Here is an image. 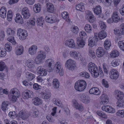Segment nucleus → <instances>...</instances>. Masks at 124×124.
Wrapping results in <instances>:
<instances>
[{
  "label": "nucleus",
  "mask_w": 124,
  "mask_h": 124,
  "mask_svg": "<svg viewBox=\"0 0 124 124\" xmlns=\"http://www.w3.org/2000/svg\"><path fill=\"white\" fill-rule=\"evenodd\" d=\"M117 106L119 107H123L124 106V102L122 100H118L117 103Z\"/></svg>",
  "instance_id": "nucleus-59"
},
{
  "label": "nucleus",
  "mask_w": 124,
  "mask_h": 124,
  "mask_svg": "<svg viewBox=\"0 0 124 124\" xmlns=\"http://www.w3.org/2000/svg\"><path fill=\"white\" fill-rule=\"evenodd\" d=\"M92 10L94 13L97 15H100L102 12L101 7L99 5L96 6L95 8H93Z\"/></svg>",
  "instance_id": "nucleus-19"
},
{
  "label": "nucleus",
  "mask_w": 124,
  "mask_h": 124,
  "mask_svg": "<svg viewBox=\"0 0 124 124\" xmlns=\"http://www.w3.org/2000/svg\"><path fill=\"white\" fill-rule=\"evenodd\" d=\"M115 94L118 100H122L124 97L123 93L122 92L116 90L115 91Z\"/></svg>",
  "instance_id": "nucleus-30"
},
{
  "label": "nucleus",
  "mask_w": 124,
  "mask_h": 124,
  "mask_svg": "<svg viewBox=\"0 0 124 124\" xmlns=\"http://www.w3.org/2000/svg\"><path fill=\"white\" fill-rule=\"evenodd\" d=\"M16 16L15 19V21L17 23H19L22 24L24 23L23 20L21 15L19 14H17Z\"/></svg>",
  "instance_id": "nucleus-26"
},
{
  "label": "nucleus",
  "mask_w": 124,
  "mask_h": 124,
  "mask_svg": "<svg viewBox=\"0 0 124 124\" xmlns=\"http://www.w3.org/2000/svg\"><path fill=\"white\" fill-rule=\"evenodd\" d=\"M76 9L81 11H83L85 10V4L83 3L77 4L76 6Z\"/></svg>",
  "instance_id": "nucleus-25"
},
{
  "label": "nucleus",
  "mask_w": 124,
  "mask_h": 124,
  "mask_svg": "<svg viewBox=\"0 0 124 124\" xmlns=\"http://www.w3.org/2000/svg\"><path fill=\"white\" fill-rule=\"evenodd\" d=\"M6 51L9 52L11 51L12 49V47L11 44L9 42L6 43L5 45Z\"/></svg>",
  "instance_id": "nucleus-50"
},
{
  "label": "nucleus",
  "mask_w": 124,
  "mask_h": 124,
  "mask_svg": "<svg viewBox=\"0 0 124 124\" xmlns=\"http://www.w3.org/2000/svg\"><path fill=\"white\" fill-rule=\"evenodd\" d=\"M96 53L97 56L99 58L103 56L105 53L104 49L101 47L97 49Z\"/></svg>",
  "instance_id": "nucleus-15"
},
{
  "label": "nucleus",
  "mask_w": 124,
  "mask_h": 124,
  "mask_svg": "<svg viewBox=\"0 0 124 124\" xmlns=\"http://www.w3.org/2000/svg\"><path fill=\"white\" fill-rule=\"evenodd\" d=\"M102 66L104 72L105 73L108 74V72L111 70L110 66L105 63H103Z\"/></svg>",
  "instance_id": "nucleus-33"
},
{
  "label": "nucleus",
  "mask_w": 124,
  "mask_h": 124,
  "mask_svg": "<svg viewBox=\"0 0 124 124\" xmlns=\"http://www.w3.org/2000/svg\"><path fill=\"white\" fill-rule=\"evenodd\" d=\"M62 16L63 18L65 19L66 21L68 22H70V19H69V14L67 12H62Z\"/></svg>",
  "instance_id": "nucleus-36"
},
{
  "label": "nucleus",
  "mask_w": 124,
  "mask_h": 124,
  "mask_svg": "<svg viewBox=\"0 0 124 124\" xmlns=\"http://www.w3.org/2000/svg\"><path fill=\"white\" fill-rule=\"evenodd\" d=\"M40 94L42 98L45 99H49L51 95V93L48 89H46L44 92H41Z\"/></svg>",
  "instance_id": "nucleus-12"
},
{
  "label": "nucleus",
  "mask_w": 124,
  "mask_h": 124,
  "mask_svg": "<svg viewBox=\"0 0 124 124\" xmlns=\"http://www.w3.org/2000/svg\"><path fill=\"white\" fill-rule=\"evenodd\" d=\"M116 115L117 116L120 117H124V109L119 110L116 113Z\"/></svg>",
  "instance_id": "nucleus-44"
},
{
  "label": "nucleus",
  "mask_w": 124,
  "mask_h": 124,
  "mask_svg": "<svg viewBox=\"0 0 124 124\" xmlns=\"http://www.w3.org/2000/svg\"><path fill=\"white\" fill-rule=\"evenodd\" d=\"M104 45L106 49H108L111 45V43L109 40L107 39L104 41Z\"/></svg>",
  "instance_id": "nucleus-40"
},
{
  "label": "nucleus",
  "mask_w": 124,
  "mask_h": 124,
  "mask_svg": "<svg viewBox=\"0 0 124 124\" xmlns=\"http://www.w3.org/2000/svg\"><path fill=\"white\" fill-rule=\"evenodd\" d=\"M72 103L74 107L80 111H82L84 110L83 105L81 104H79L76 100H73L72 101Z\"/></svg>",
  "instance_id": "nucleus-11"
},
{
  "label": "nucleus",
  "mask_w": 124,
  "mask_h": 124,
  "mask_svg": "<svg viewBox=\"0 0 124 124\" xmlns=\"http://www.w3.org/2000/svg\"><path fill=\"white\" fill-rule=\"evenodd\" d=\"M76 63L73 60L69 59L67 60L65 64V67L70 70H74L76 66Z\"/></svg>",
  "instance_id": "nucleus-7"
},
{
  "label": "nucleus",
  "mask_w": 124,
  "mask_h": 124,
  "mask_svg": "<svg viewBox=\"0 0 124 124\" xmlns=\"http://www.w3.org/2000/svg\"><path fill=\"white\" fill-rule=\"evenodd\" d=\"M118 45L121 50L124 51V40L119 41Z\"/></svg>",
  "instance_id": "nucleus-51"
},
{
  "label": "nucleus",
  "mask_w": 124,
  "mask_h": 124,
  "mask_svg": "<svg viewBox=\"0 0 124 124\" xmlns=\"http://www.w3.org/2000/svg\"><path fill=\"white\" fill-rule=\"evenodd\" d=\"M71 29L72 32L75 33H77L78 32V28L77 26H73L71 27Z\"/></svg>",
  "instance_id": "nucleus-55"
},
{
  "label": "nucleus",
  "mask_w": 124,
  "mask_h": 124,
  "mask_svg": "<svg viewBox=\"0 0 124 124\" xmlns=\"http://www.w3.org/2000/svg\"><path fill=\"white\" fill-rule=\"evenodd\" d=\"M27 66L29 68H32L34 66V61L30 59H28L26 61Z\"/></svg>",
  "instance_id": "nucleus-37"
},
{
  "label": "nucleus",
  "mask_w": 124,
  "mask_h": 124,
  "mask_svg": "<svg viewBox=\"0 0 124 124\" xmlns=\"http://www.w3.org/2000/svg\"><path fill=\"white\" fill-rule=\"evenodd\" d=\"M37 71L40 76H45L47 74V72L46 70L43 68L42 66H39L37 67Z\"/></svg>",
  "instance_id": "nucleus-13"
},
{
  "label": "nucleus",
  "mask_w": 124,
  "mask_h": 124,
  "mask_svg": "<svg viewBox=\"0 0 124 124\" xmlns=\"http://www.w3.org/2000/svg\"><path fill=\"white\" fill-rule=\"evenodd\" d=\"M101 2L104 6L108 7L111 6L112 2L111 0H102Z\"/></svg>",
  "instance_id": "nucleus-38"
},
{
  "label": "nucleus",
  "mask_w": 124,
  "mask_h": 124,
  "mask_svg": "<svg viewBox=\"0 0 124 124\" xmlns=\"http://www.w3.org/2000/svg\"><path fill=\"white\" fill-rule=\"evenodd\" d=\"M34 89L36 90H38L41 89V86L38 84L37 83H35L33 85Z\"/></svg>",
  "instance_id": "nucleus-61"
},
{
  "label": "nucleus",
  "mask_w": 124,
  "mask_h": 124,
  "mask_svg": "<svg viewBox=\"0 0 124 124\" xmlns=\"http://www.w3.org/2000/svg\"><path fill=\"white\" fill-rule=\"evenodd\" d=\"M37 49V47L36 45H33L31 46L29 48V54L31 55H33L35 54L36 53Z\"/></svg>",
  "instance_id": "nucleus-24"
},
{
  "label": "nucleus",
  "mask_w": 124,
  "mask_h": 124,
  "mask_svg": "<svg viewBox=\"0 0 124 124\" xmlns=\"http://www.w3.org/2000/svg\"><path fill=\"white\" fill-rule=\"evenodd\" d=\"M102 83L103 85L106 87L107 88L109 86L107 81L104 79H102Z\"/></svg>",
  "instance_id": "nucleus-63"
},
{
  "label": "nucleus",
  "mask_w": 124,
  "mask_h": 124,
  "mask_svg": "<svg viewBox=\"0 0 124 124\" xmlns=\"http://www.w3.org/2000/svg\"><path fill=\"white\" fill-rule=\"evenodd\" d=\"M53 87L55 88H57L59 86V82L57 79H55L53 80Z\"/></svg>",
  "instance_id": "nucleus-42"
},
{
  "label": "nucleus",
  "mask_w": 124,
  "mask_h": 124,
  "mask_svg": "<svg viewBox=\"0 0 124 124\" xmlns=\"http://www.w3.org/2000/svg\"><path fill=\"white\" fill-rule=\"evenodd\" d=\"M7 39L8 41L12 43L13 45H15L16 43V42L15 40L14 37H9L7 38Z\"/></svg>",
  "instance_id": "nucleus-58"
},
{
  "label": "nucleus",
  "mask_w": 124,
  "mask_h": 124,
  "mask_svg": "<svg viewBox=\"0 0 124 124\" xmlns=\"http://www.w3.org/2000/svg\"><path fill=\"white\" fill-rule=\"evenodd\" d=\"M81 101L85 103H87L89 102L90 100L89 97L85 96L84 94H83L81 97Z\"/></svg>",
  "instance_id": "nucleus-28"
},
{
  "label": "nucleus",
  "mask_w": 124,
  "mask_h": 124,
  "mask_svg": "<svg viewBox=\"0 0 124 124\" xmlns=\"http://www.w3.org/2000/svg\"><path fill=\"white\" fill-rule=\"evenodd\" d=\"M16 54L17 55L22 54L23 52V47L21 45H18L15 48Z\"/></svg>",
  "instance_id": "nucleus-20"
},
{
  "label": "nucleus",
  "mask_w": 124,
  "mask_h": 124,
  "mask_svg": "<svg viewBox=\"0 0 124 124\" xmlns=\"http://www.w3.org/2000/svg\"><path fill=\"white\" fill-rule=\"evenodd\" d=\"M33 93L30 90H26L23 92V97L25 99L32 98L33 96Z\"/></svg>",
  "instance_id": "nucleus-10"
},
{
  "label": "nucleus",
  "mask_w": 124,
  "mask_h": 124,
  "mask_svg": "<svg viewBox=\"0 0 124 124\" xmlns=\"http://www.w3.org/2000/svg\"><path fill=\"white\" fill-rule=\"evenodd\" d=\"M101 101L100 103L101 104H103L107 103L108 102V96L105 93L102 94L100 97Z\"/></svg>",
  "instance_id": "nucleus-23"
},
{
  "label": "nucleus",
  "mask_w": 124,
  "mask_h": 124,
  "mask_svg": "<svg viewBox=\"0 0 124 124\" xmlns=\"http://www.w3.org/2000/svg\"><path fill=\"white\" fill-rule=\"evenodd\" d=\"M7 33L8 35L13 36L15 34V32L14 29L8 28L7 29Z\"/></svg>",
  "instance_id": "nucleus-45"
},
{
  "label": "nucleus",
  "mask_w": 124,
  "mask_h": 124,
  "mask_svg": "<svg viewBox=\"0 0 124 124\" xmlns=\"http://www.w3.org/2000/svg\"><path fill=\"white\" fill-rule=\"evenodd\" d=\"M110 78L113 79H116L118 77L119 74L118 72L115 69H113L110 71Z\"/></svg>",
  "instance_id": "nucleus-18"
},
{
  "label": "nucleus",
  "mask_w": 124,
  "mask_h": 124,
  "mask_svg": "<svg viewBox=\"0 0 124 124\" xmlns=\"http://www.w3.org/2000/svg\"><path fill=\"white\" fill-rule=\"evenodd\" d=\"M88 68L94 77H97L99 75V69L98 67L94 63L91 62L88 66Z\"/></svg>",
  "instance_id": "nucleus-2"
},
{
  "label": "nucleus",
  "mask_w": 124,
  "mask_h": 124,
  "mask_svg": "<svg viewBox=\"0 0 124 124\" xmlns=\"http://www.w3.org/2000/svg\"><path fill=\"white\" fill-rule=\"evenodd\" d=\"M86 86V84L85 81L83 80H79L75 84V89L76 90L79 91L84 90Z\"/></svg>",
  "instance_id": "nucleus-3"
},
{
  "label": "nucleus",
  "mask_w": 124,
  "mask_h": 124,
  "mask_svg": "<svg viewBox=\"0 0 124 124\" xmlns=\"http://www.w3.org/2000/svg\"><path fill=\"white\" fill-rule=\"evenodd\" d=\"M110 55L112 57L115 58L119 55V54L117 51L114 50L112 51Z\"/></svg>",
  "instance_id": "nucleus-56"
},
{
  "label": "nucleus",
  "mask_w": 124,
  "mask_h": 124,
  "mask_svg": "<svg viewBox=\"0 0 124 124\" xmlns=\"http://www.w3.org/2000/svg\"><path fill=\"white\" fill-rule=\"evenodd\" d=\"M41 6L39 3L35 4L33 7V10L36 13L39 12L40 11Z\"/></svg>",
  "instance_id": "nucleus-39"
},
{
  "label": "nucleus",
  "mask_w": 124,
  "mask_h": 124,
  "mask_svg": "<svg viewBox=\"0 0 124 124\" xmlns=\"http://www.w3.org/2000/svg\"><path fill=\"white\" fill-rule=\"evenodd\" d=\"M36 22L38 25L41 26L44 22V19L42 17H39L37 19Z\"/></svg>",
  "instance_id": "nucleus-43"
},
{
  "label": "nucleus",
  "mask_w": 124,
  "mask_h": 124,
  "mask_svg": "<svg viewBox=\"0 0 124 124\" xmlns=\"http://www.w3.org/2000/svg\"><path fill=\"white\" fill-rule=\"evenodd\" d=\"M6 67L4 62L1 61L0 62V71H2Z\"/></svg>",
  "instance_id": "nucleus-60"
},
{
  "label": "nucleus",
  "mask_w": 124,
  "mask_h": 124,
  "mask_svg": "<svg viewBox=\"0 0 124 124\" xmlns=\"http://www.w3.org/2000/svg\"><path fill=\"white\" fill-rule=\"evenodd\" d=\"M45 20L46 22L50 23H53L57 22L59 20H58L56 16H52L51 17L46 16L45 18Z\"/></svg>",
  "instance_id": "nucleus-14"
},
{
  "label": "nucleus",
  "mask_w": 124,
  "mask_h": 124,
  "mask_svg": "<svg viewBox=\"0 0 124 124\" xmlns=\"http://www.w3.org/2000/svg\"><path fill=\"white\" fill-rule=\"evenodd\" d=\"M114 33L115 34L117 35H120L122 34V32L121 30L117 28H115L114 30Z\"/></svg>",
  "instance_id": "nucleus-62"
},
{
  "label": "nucleus",
  "mask_w": 124,
  "mask_h": 124,
  "mask_svg": "<svg viewBox=\"0 0 124 124\" xmlns=\"http://www.w3.org/2000/svg\"><path fill=\"white\" fill-rule=\"evenodd\" d=\"M65 45L69 47L73 48L75 47V44L73 39H69L66 41Z\"/></svg>",
  "instance_id": "nucleus-16"
},
{
  "label": "nucleus",
  "mask_w": 124,
  "mask_h": 124,
  "mask_svg": "<svg viewBox=\"0 0 124 124\" xmlns=\"http://www.w3.org/2000/svg\"><path fill=\"white\" fill-rule=\"evenodd\" d=\"M98 37L100 39H102L106 37L107 35L106 32L104 30H102L98 34Z\"/></svg>",
  "instance_id": "nucleus-35"
},
{
  "label": "nucleus",
  "mask_w": 124,
  "mask_h": 124,
  "mask_svg": "<svg viewBox=\"0 0 124 124\" xmlns=\"http://www.w3.org/2000/svg\"><path fill=\"white\" fill-rule=\"evenodd\" d=\"M120 63V62L118 60H116L113 61L111 63V65L113 66L116 67L118 66Z\"/></svg>",
  "instance_id": "nucleus-53"
},
{
  "label": "nucleus",
  "mask_w": 124,
  "mask_h": 124,
  "mask_svg": "<svg viewBox=\"0 0 124 124\" xmlns=\"http://www.w3.org/2000/svg\"><path fill=\"white\" fill-rule=\"evenodd\" d=\"M39 114V112L38 110L35 108H33V112L32 113L33 116L34 118L38 116Z\"/></svg>",
  "instance_id": "nucleus-48"
},
{
  "label": "nucleus",
  "mask_w": 124,
  "mask_h": 124,
  "mask_svg": "<svg viewBox=\"0 0 124 124\" xmlns=\"http://www.w3.org/2000/svg\"><path fill=\"white\" fill-rule=\"evenodd\" d=\"M25 76L26 78L29 81L32 80L35 78V77L34 74L29 72H26Z\"/></svg>",
  "instance_id": "nucleus-32"
},
{
  "label": "nucleus",
  "mask_w": 124,
  "mask_h": 124,
  "mask_svg": "<svg viewBox=\"0 0 124 124\" xmlns=\"http://www.w3.org/2000/svg\"><path fill=\"white\" fill-rule=\"evenodd\" d=\"M21 14L24 19H28L31 16V14L28 8L26 7L22 8L21 11Z\"/></svg>",
  "instance_id": "nucleus-8"
},
{
  "label": "nucleus",
  "mask_w": 124,
  "mask_h": 124,
  "mask_svg": "<svg viewBox=\"0 0 124 124\" xmlns=\"http://www.w3.org/2000/svg\"><path fill=\"white\" fill-rule=\"evenodd\" d=\"M54 103L60 107H62V103L60 100L58 98H54L53 100Z\"/></svg>",
  "instance_id": "nucleus-41"
},
{
  "label": "nucleus",
  "mask_w": 124,
  "mask_h": 124,
  "mask_svg": "<svg viewBox=\"0 0 124 124\" xmlns=\"http://www.w3.org/2000/svg\"><path fill=\"white\" fill-rule=\"evenodd\" d=\"M90 94L96 95H99L101 93V92L99 89L96 87H93L89 91Z\"/></svg>",
  "instance_id": "nucleus-17"
},
{
  "label": "nucleus",
  "mask_w": 124,
  "mask_h": 124,
  "mask_svg": "<svg viewBox=\"0 0 124 124\" xmlns=\"http://www.w3.org/2000/svg\"><path fill=\"white\" fill-rule=\"evenodd\" d=\"M10 92L12 96V101L13 102H16L17 100V98L20 96L19 92L16 88H14L10 90Z\"/></svg>",
  "instance_id": "nucleus-5"
},
{
  "label": "nucleus",
  "mask_w": 124,
  "mask_h": 124,
  "mask_svg": "<svg viewBox=\"0 0 124 124\" xmlns=\"http://www.w3.org/2000/svg\"><path fill=\"white\" fill-rule=\"evenodd\" d=\"M12 11L11 10H9L7 13V19L9 21H11L12 20Z\"/></svg>",
  "instance_id": "nucleus-54"
},
{
  "label": "nucleus",
  "mask_w": 124,
  "mask_h": 124,
  "mask_svg": "<svg viewBox=\"0 0 124 124\" xmlns=\"http://www.w3.org/2000/svg\"><path fill=\"white\" fill-rule=\"evenodd\" d=\"M19 116L23 120L27 119L28 116L26 113L24 111H20L19 113Z\"/></svg>",
  "instance_id": "nucleus-22"
},
{
  "label": "nucleus",
  "mask_w": 124,
  "mask_h": 124,
  "mask_svg": "<svg viewBox=\"0 0 124 124\" xmlns=\"http://www.w3.org/2000/svg\"><path fill=\"white\" fill-rule=\"evenodd\" d=\"M45 62L49 67V71H52L54 69L56 73H58L59 71H60V76H62L63 75L62 70V69L61 70V63L59 62H57L55 64L54 60L50 59L46 60Z\"/></svg>",
  "instance_id": "nucleus-1"
},
{
  "label": "nucleus",
  "mask_w": 124,
  "mask_h": 124,
  "mask_svg": "<svg viewBox=\"0 0 124 124\" xmlns=\"http://www.w3.org/2000/svg\"><path fill=\"white\" fill-rule=\"evenodd\" d=\"M70 56L75 59L77 60H82V57L79 52H77L75 50H73L70 52Z\"/></svg>",
  "instance_id": "nucleus-9"
},
{
  "label": "nucleus",
  "mask_w": 124,
  "mask_h": 124,
  "mask_svg": "<svg viewBox=\"0 0 124 124\" xmlns=\"http://www.w3.org/2000/svg\"><path fill=\"white\" fill-rule=\"evenodd\" d=\"M38 53V54L35 60V63L37 64L42 63L43 60L45 58L46 56V53L43 51H40Z\"/></svg>",
  "instance_id": "nucleus-4"
},
{
  "label": "nucleus",
  "mask_w": 124,
  "mask_h": 124,
  "mask_svg": "<svg viewBox=\"0 0 124 124\" xmlns=\"http://www.w3.org/2000/svg\"><path fill=\"white\" fill-rule=\"evenodd\" d=\"M17 34L19 37V39L22 40L25 39L28 35V33L26 31L20 28L18 29Z\"/></svg>",
  "instance_id": "nucleus-6"
},
{
  "label": "nucleus",
  "mask_w": 124,
  "mask_h": 124,
  "mask_svg": "<svg viewBox=\"0 0 124 124\" xmlns=\"http://www.w3.org/2000/svg\"><path fill=\"white\" fill-rule=\"evenodd\" d=\"M88 54L93 58H95L96 57L95 52L91 48H90L89 49Z\"/></svg>",
  "instance_id": "nucleus-46"
},
{
  "label": "nucleus",
  "mask_w": 124,
  "mask_h": 124,
  "mask_svg": "<svg viewBox=\"0 0 124 124\" xmlns=\"http://www.w3.org/2000/svg\"><path fill=\"white\" fill-rule=\"evenodd\" d=\"M77 44L79 47H83L85 44V42L83 39L80 37H78L77 39Z\"/></svg>",
  "instance_id": "nucleus-21"
},
{
  "label": "nucleus",
  "mask_w": 124,
  "mask_h": 124,
  "mask_svg": "<svg viewBox=\"0 0 124 124\" xmlns=\"http://www.w3.org/2000/svg\"><path fill=\"white\" fill-rule=\"evenodd\" d=\"M47 10L48 12L52 13L54 11V6L51 3H48L46 4Z\"/></svg>",
  "instance_id": "nucleus-34"
},
{
  "label": "nucleus",
  "mask_w": 124,
  "mask_h": 124,
  "mask_svg": "<svg viewBox=\"0 0 124 124\" xmlns=\"http://www.w3.org/2000/svg\"><path fill=\"white\" fill-rule=\"evenodd\" d=\"M9 103L7 101H5L2 103L1 108L2 110L4 111H5L8 109V106Z\"/></svg>",
  "instance_id": "nucleus-27"
},
{
  "label": "nucleus",
  "mask_w": 124,
  "mask_h": 124,
  "mask_svg": "<svg viewBox=\"0 0 124 124\" xmlns=\"http://www.w3.org/2000/svg\"><path fill=\"white\" fill-rule=\"evenodd\" d=\"M92 28L89 24H86L85 27V29L86 32L90 33L91 32Z\"/></svg>",
  "instance_id": "nucleus-49"
},
{
  "label": "nucleus",
  "mask_w": 124,
  "mask_h": 124,
  "mask_svg": "<svg viewBox=\"0 0 124 124\" xmlns=\"http://www.w3.org/2000/svg\"><path fill=\"white\" fill-rule=\"evenodd\" d=\"M6 10L5 7H2L0 9V16L2 18H5L6 17Z\"/></svg>",
  "instance_id": "nucleus-29"
},
{
  "label": "nucleus",
  "mask_w": 124,
  "mask_h": 124,
  "mask_svg": "<svg viewBox=\"0 0 124 124\" xmlns=\"http://www.w3.org/2000/svg\"><path fill=\"white\" fill-rule=\"evenodd\" d=\"M94 41H93L91 38H89L88 40V45L91 47H93L97 44L96 42H94Z\"/></svg>",
  "instance_id": "nucleus-57"
},
{
  "label": "nucleus",
  "mask_w": 124,
  "mask_h": 124,
  "mask_svg": "<svg viewBox=\"0 0 124 124\" xmlns=\"http://www.w3.org/2000/svg\"><path fill=\"white\" fill-rule=\"evenodd\" d=\"M32 101L33 104L36 105H40L42 103V100L37 97L34 98Z\"/></svg>",
  "instance_id": "nucleus-31"
},
{
  "label": "nucleus",
  "mask_w": 124,
  "mask_h": 124,
  "mask_svg": "<svg viewBox=\"0 0 124 124\" xmlns=\"http://www.w3.org/2000/svg\"><path fill=\"white\" fill-rule=\"evenodd\" d=\"M106 112L108 113H113L115 112V109L110 106L107 105V108H106Z\"/></svg>",
  "instance_id": "nucleus-52"
},
{
  "label": "nucleus",
  "mask_w": 124,
  "mask_h": 124,
  "mask_svg": "<svg viewBox=\"0 0 124 124\" xmlns=\"http://www.w3.org/2000/svg\"><path fill=\"white\" fill-rule=\"evenodd\" d=\"M99 23L100 27L102 30H104L106 28V25L103 21H99Z\"/></svg>",
  "instance_id": "nucleus-47"
},
{
  "label": "nucleus",
  "mask_w": 124,
  "mask_h": 124,
  "mask_svg": "<svg viewBox=\"0 0 124 124\" xmlns=\"http://www.w3.org/2000/svg\"><path fill=\"white\" fill-rule=\"evenodd\" d=\"M95 19L96 17L94 15L88 18L89 21L91 23L94 22Z\"/></svg>",
  "instance_id": "nucleus-64"
}]
</instances>
